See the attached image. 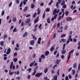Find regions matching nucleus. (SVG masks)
<instances>
[{
  "instance_id": "nucleus-2",
  "label": "nucleus",
  "mask_w": 80,
  "mask_h": 80,
  "mask_svg": "<svg viewBox=\"0 0 80 80\" xmlns=\"http://www.w3.org/2000/svg\"><path fill=\"white\" fill-rule=\"evenodd\" d=\"M59 11H60V9H58L57 11L56 9H55L53 11V15H54L56 14V13H59Z\"/></svg>"
},
{
  "instance_id": "nucleus-20",
  "label": "nucleus",
  "mask_w": 80,
  "mask_h": 80,
  "mask_svg": "<svg viewBox=\"0 0 80 80\" xmlns=\"http://www.w3.org/2000/svg\"><path fill=\"white\" fill-rule=\"evenodd\" d=\"M78 50H79V49H80V41L79 42H78Z\"/></svg>"
},
{
  "instance_id": "nucleus-53",
  "label": "nucleus",
  "mask_w": 80,
  "mask_h": 80,
  "mask_svg": "<svg viewBox=\"0 0 80 80\" xmlns=\"http://www.w3.org/2000/svg\"><path fill=\"white\" fill-rule=\"evenodd\" d=\"M50 42H51L50 40H49V41L48 44V46H49V45H50Z\"/></svg>"
},
{
  "instance_id": "nucleus-51",
  "label": "nucleus",
  "mask_w": 80,
  "mask_h": 80,
  "mask_svg": "<svg viewBox=\"0 0 80 80\" xmlns=\"http://www.w3.org/2000/svg\"><path fill=\"white\" fill-rule=\"evenodd\" d=\"M4 13H5V12L4 11H3L2 12V14H1L2 16H3V15H4Z\"/></svg>"
},
{
  "instance_id": "nucleus-17",
  "label": "nucleus",
  "mask_w": 80,
  "mask_h": 80,
  "mask_svg": "<svg viewBox=\"0 0 80 80\" xmlns=\"http://www.w3.org/2000/svg\"><path fill=\"white\" fill-rule=\"evenodd\" d=\"M41 58H42V59H44V58H45V56L44 54H42L41 56Z\"/></svg>"
},
{
  "instance_id": "nucleus-24",
  "label": "nucleus",
  "mask_w": 80,
  "mask_h": 80,
  "mask_svg": "<svg viewBox=\"0 0 80 80\" xmlns=\"http://www.w3.org/2000/svg\"><path fill=\"white\" fill-rule=\"evenodd\" d=\"M35 7V5L33 4V3H32L31 4V8H34Z\"/></svg>"
},
{
  "instance_id": "nucleus-23",
  "label": "nucleus",
  "mask_w": 80,
  "mask_h": 80,
  "mask_svg": "<svg viewBox=\"0 0 80 80\" xmlns=\"http://www.w3.org/2000/svg\"><path fill=\"white\" fill-rule=\"evenodd\" d=\"M17 32V29L15 27L13 30V32Z\"/></svg>"
},
{
  "instance_id": "nucleus-62",
  "label": "nucleus",
  "mask_w": 80,
  "mask_h": 80,
  "mask_svg": "<svg viewBox=\"0 0 80 80\" xmlns=\"http://www.w3.org/2000/svg\"><path fill=\"white\" fill-rule=\"evenodd\" d=\"M13 55L14 56H17V52H15L13 54Z\"/></svg>"
},
{
  "instance_id": "nucleus-64",
  "label": "nucleus",
  "mask_w": 80,
  "mask_h": 80,
  "mask_svg": "<svg viewBox=\"0 0 80 80\" xmlns=\"http://www.w3.org/2000/svg\"><path fill=\"white\" fill-rule=\"evenodd\" d=\"M40 10H39L38 11L37 14L38 15H39L40 14Z\"/></svg>"
},
{
  "instance_id": "nucleus-1",
  "label": "nucleus",
  "mask_w": 80,
  "mask_h": 80,
  "mask_svg": "<svg viewBox=\"0 0 80 80\" xmlns=\"http://www.w3.org/2000/svg\"><path fill=\"white\" fill-rule=\"evenodd\" d=\"M65 46H66V44L65 43L63 45L62 50L61 51V53L62 54H64L66 53V50H65Z\"/></svg>"
},
{
  "instance_id": "nucleus-12",
  "label": "nucleus",
  "mask_w": 80,
  "mask_h": 80,
  "mask_svg": "<svg viewBox=\"0 0 80 80\" xmlns=\"http://www.w3.org/2000/svg\"><path fill=\"white\" fill-rule=\"evenodd\" d=\"M49 53H50V52L48 51H46L45 53V55L46 56H48V55H49Z\"/></svg>"
},
{
  "instance_id": "nucleus-14",
  "label": "nucleus",
  "mask_w": 80,
  "mask_h": 80,
  "mask_svg": "<svg viewBox=\"0 0 80 80\" xmlns=\"http://www.w3.org/2000/svg\"><path fill=\"white\" fill-rule=\"evenodd\" d=\"M65 0H63L62 2L61 3V6H62L63 5H65Z\"/></svg>"
},
{
  "instance_id": "nucleus-34",
  "label": "nucleus",
  "mask_w": 80,
  "mask_h": 80,
  "mask_svg": "<svg viewBox=\"0 0 80 80\" xmlns=\"http://www.w3.org/2000/svg\"><path fill=\"white\" fill-rule=\"evenodd\" d=\"M37 73V71H34V72H33L32 73V75L33 76V75H35V73Z\"/></svg>"
},
{
  "instance_id": "nucleus-39",
  "label": "nucleus",
  "mask_w": 80,
  "mask_h": 80,
  "mask_svg": "<svg viewBox=\"0 0 80 80\" xmlns=\"http://www.w3.org/2000/svg\"><path fill=\"white\" fill-rule=\"evenodd\" d=\"M45 12H44L42 16L43 18V19L45 18Z\"/></svg>"
},
{
  "instance_id": "nucleus-45",
  "label": "nucleus",
  "mask_w": 80,
  "mask_h": 80,
  "mask_svg": "<svg viewBox=\"0 0 80 80\" xmlns=\"http://www.w3.org/2000/svg\"><path fill=\"white\" fill-rule=\"evenodd\" d=\"M7 52H8L10 53V52H11V49L10 48H8L7 50Z\"/></svg>"
},
{
  "instance_id": "nucleus-15",
  "label": "nucleus",
  "mask_w": 80,
  "mask_h": 80,
  "mask_svg": "<svg viewBox=\"0 0 80 80\" xmlns=\"http://www.w3.org/2000/svg\"><path fill=\"white\" fill-rule=\"evenodd\" d=\"M74 50H71L68 53L69 55H71V54L74 52Z\"/></svg>"
},
{
  "instance_id": "nucleus-40",
  "label": "nucleus",
  "mask_w": 80,
  "mask_h": 80,
  "mask_svg": "<svg viewBox=\"0 0 80 80\" xmlns=\"http://www.w3.org/2000/svg\"><path fill=\"white\" fill-rule=\"evenodd\" d=\"M61 17H62L61 16H59L58 18V21H59V20H60Z\"/></svg>"
},
{
  "instance_id": "nucleus-33",
  "label": "nucleus",
  "mask_w": 80,
  "mask_h": 80,
  "mask_svg": "<svg viewBox=\"0 0 80 80\" xmlns=\"http://www.w3.org/2000/svg\"><path fill=\"white\" fill-rule=\"evenodd\" d=\"M54 48L53 47H52L50 49V50L51 52H52V51H53L54 50Z\"/></svg>"
},
{
  "instance_id": "nucleus-36",
  "label": "nucleus",
  "mask_w": 80,
  "mask_h": 80,
  "mask_svg": "<svg viewBox=\"0 0 80 80\" xmlns=\"http://www.w3.org/2000/svg\"><path fill=\"white\" fill-rule=\"evenodd\" d=\"M0 45L1 46H3L4 44L3 42V41L1 42H0Z\"/></svg>"
},
{
  "instance_id": "nucleus-37",
  "label": "nucleus",
  "mask_w": 80,
  "mask_h": 80,
  "mask_svg": "<svg viewBox=\"0 0 80 80\" xmlns=\"http://www.w3.org/2000/svg\"><path fill=\"white\" fill-rule=\"evenodd\" d=\"M53 3V0H51L50 2L48 4V5H51L52 3Z\"/></svg>"
},
{
  "instance_id": "nucleus-7",
  "label": "nucleus",
  "mask_w": 80,
  "mask_h": 80,
  "mask_svg": "<svg viewBox=\"0 0 80 80\" xmlns=\"http://www.w3.org/2000/svg\"><path fill=\"white\" fill-rule=\"evenodd\" d=\"M42 40V38H38V43L39 45L40 44V42Z\"/></svg>"
},
{
  "instance_id": "nucleus-60",
  "label": "nucleus",
  "mask_w": 80,
  "mask_h": 80,
  "mask_svg": "<svg viewBox=\"0 0 80 80\" xmlns=\"http://www.w3.org/2000/svg\"><path fill=\"white\" fill-rule=\"evenodd\" d=\"M42 24H40L38 27L39 28H40L42 27Z\"/></svg>"
},
{
  "instance_id": "nucleus-35",
  "label": "nucleus",
  "mask_w": 80,
  "mask_h": 80,
  "mask_svg": "<svg viewBox=\"0 0 80 80\" xmlns=\"http://www.w3.org/2000/svg\"><path fill=\"white\" fill-rule=\"evenodd\" d=\"M66 37V34H62L61 36V38H63V37Z\"/></svg>"
},
{
  "instance_id": "nucleus-46",
  "label": "nucleus",
  "mask_w": 80,
  "mask_h": 80,
  "mask_svg": "<svg viewBox=\"0 0 80 80\" xmlns=\"http://www.w3.org/2000/svg\"><path fill=\"white\" fill-rule=\"evenodd\" d=\"M77 40L76 39H75V38L73 39V42H75V43H76V42H77Z\"/></svg>"
},
{
  "instance_id": "nucleus-10",
  "label": "nucleus",
  "mask_w": 80,
  "mask_h": 80,
  "mask_svg": "<svg viewBox=\"0 0 80 80\" xmlns=\"http://www.w3.org/2000/svg\"><path fill=\"white\" fill-rule=\"evenodd\" d=\"M39 19V17H37L36 19L34 20V23H36L37 22H38V19Z\"/></svg>"
},
{
  "instance_id": "nucleus-49",
  "label": "nucleus",
  "mask_w": 80,
  "mask_h": 80,
  "mask_svg": "<svg viewBox=\"0 0 80 80\" xmlns=\"http://www.w3.org/2000/svg\"><path fill=\"white\" fill-rule=\"evenodd\" d=\"M22 4H23V2L22 1L21 2V3L20 4V6H19L20 7H22Z\"/></svg>"
},
{
  "instance_id": "nucleus-9",
  "label": "nucleus",
  "mask_w": 80,
  "mask_h": 80,
  "mask_svg": "<svg viewBox=\"0 0 80 80\" xmlns=\"http://www.w3.org/2000/svg\"><path fill=\"white\" fill-rule=\"evenodd\" d=\"M13 62H12L10 67V69H12V67H13Z\"/></svg>"
},
{
  "instance_id": "nucleus-50",
  "label": "nucleus",
  "mask_w": 80,
  "mask_h": 80,
  "mask_svg": "<svg viewBox=\"0 0 80 80\" xmlns=\"http://www.w3.org/2000/svg\"><path fill=\"white\" fill-rule=\"evenodd\" d=\"M42 59L40 58H39V62H40L41 63L42 62Z\"/></svg>"
},
{
  "instance_id": "nucleus-4",
  "label": "nucleus",
  "mask_w": 80,
  "mask_h": 80,
  "mask_svg": "<svg viewBox=\"0 0 80 80\" xmlns=\"http://www.w3.org/2000/svg\"><path fill=\"white\" fill-rule=\"evenodd\" d=\"M57 14H56L54 16L53 18H52L51 19V21H54V19H55L56 18H57Z\"/></svg>"
},
{
  "instance_id": "nucleus-55",
  "label": "nucleus",
  "mask_w": 80,
  "mask_h": 80,
  "mask_svg": "<svg viewBox=\"0 0 80 80\" xmlns=\"http://www.w3.org/2000/svg\"><path fill=\"white\" fill-rule=\"evenodd\" d=\"M35 57H36V54H34L32 55V58H35Z\"/></svg>"
},
{
  "instance_id": "nucleus-54",
  "label": "nucleus",
  "mask_w": 80,
  "mask_h": 80,
  "mask_svg": "<svg viewBox=\"0 0 80 80\" xmlns=\"http://www.w3.org/2000/svg\"><path fill=\"white\" fill-rule=\"evenodd\" d=\"M71 58V55H70L69 54V55L68 56V59L69 60L70 58Z\"/></svg>"
},
{
  "instance_id": "nucleus-26",
  "label": "nucleus",
  "mask_w": 80,
  "mask_h": 80,
  "mask_svg": "<svg viewBox=\"0 0 80 80\" xmlns=\"http://www.w3.org/2000/svg\"><path fill=\"white\" fill-rule=\"evenodd\" d=\"M6 38H7V35L4 34L3 36V40H5Z\"/></svg>"
},
{
  "instance_id": "nucleus-3",
  "label": "nucleus",
  "mask_w": 80,
  "mask_h": 80,
  "mask_svg": "<svg viewBox=\"0 0 80 80\" xmlns=\"http://www.w3.org/2000/svg\"><path fill=\"white\" fill-rule=\"evenodd\" d=\"M42 75V72L37 73L35 75V77H40Z\"/></svg>"
},
{
  "instance_id": "nucleus-42",
  "label": "nucleus",
  "mask_w": 80,
  "mask_h": 80,
  "mask_svg": "<svg viewBox=\"0 0 80 80\" xmlns=\"http://www.w3.org/2000/svg\"><path fill=\"white\" fill-rule=\"evenodd\" d=\"M31 70H32V68H29L28 69V71L29 72V73H31Z\"/></svg>"
},
{
  "instance_id": "nucleus-21",
  "label": "nucleus",
  "mask_w": 80,
  "mask_h": 80,
  "mask_svg": "<svg viewBox=\"0 0 80 80\" xmlns=\"http://www.w3.org/2000/svg\"><path fill=\"white\" fill-rule=\"evenodd\" d=\"M56 38V33H54L53 35V37L52 38V40H53V39H55Z\"/></svg>"
},
{
  "instance_id": "nucleus-8",
  "label": "nucleus",
  "mask_w": 80,
  "mask_h": 80,
  "mask_svg": "<svg viewBox=\"0 0 80 80\" xmlns=\"http://www.w3.org/2000/svg\"><path fill=\"white\" fill-rule=\"evenodd\" d=\"M34 43H35V41L34 40H31L30 43V45H34Z\"/></svg>"
},
{
  "instance_id": "nucleus-63",
  "label": "nucleus",
  "mask_w": 80,
  "mask_h": 80,
  "mask_svg": "<svg viewBox=\"0 0 80 80\" xmlns=\"http://www.w3.org/2000/svg\"><path fill=\"white\" fill-rule=\"evenodd\" d=\"M27 2H26L25 1H23V5H26Z\"/></svg>"
},
{
  "instance_id": "nucleus-27",
  "label": "nucleus",
  "mask_w": 80,
  "mask_h": 80,
  "mask_svg": "<svg viewBox=\"0 0 80 80\" xmlns=\"http://www.w3.org/2000/svg\"><path fill=\"white\" fill-rule=\"evenodd\" d=\"M16 21H17V18H13L12 19V22H15Z\"/></svg>"
},
{
  "instance_id": "nucleus-30",
  "label": "nucleus",
  "mask_w": 80,
  "mask_h": 80,
  "mask_svg": "<svg viewBox=\"0 0 80 80\" xmlns=\"http://www.w3.org/2000/svg\"><path fill=\"white\" fill-rule=\"evenodd\" d=\"M61 62V59L57 60L56 61L57 64H59V62Z\"/></svg>"
},
{
  "instance_id": "nucleus-28",
  "label": "nucleus",
  "mask_w": 80,
  "mask_h": 80,
  "mask_svg": "<svg viewBox=\"0 0 80 80\" xmlns=\"http://www.w3.org/2000/svg\"><path fill=\"white\" fill-rule=\"evenodd\" d=\"M27 34H28L27 32H24V35H23V37H25V36H26V35H27Z\"/></svg>"
},
{
  "instance_id": "nucleus-57",
  "label": "nucleus",
  "mask_w": 80,
  "mask_h": 80,
  "mask_svg": "<svg viewBox=\"0 0 80 80\" xmlns=\"http://www.w3.org/2000/svg\"><path fill=\"white\" fill-rule=\"evenodd\" d=\"M33 39H34V40H37V38L35 37V36H33Z\"/></svg>"
},
{
  "instance_id": "nucleus-58",
  "label": "nucleus",
  "mask_w": 80,
  "mask_h": 80,
  "mask_svg": "<svg viewBox=\"0 0 80 80\" xmlns=\"http://www.w3.org/2000/svg\"><path fill=\"white\" fill-rule=\"evenodd\" d=\"M72 69V67L70 68L68 70V72H70V71H71V70Z\"/></svg>"
},
{
  "instance_id": "nucleus-32",
  "label": "nucleus",
  "mask_w": 80,
  "mask_h": 80,
  "mask_svg": "<svg viewBox=\"0 0 80 80\" xmlns=\"http://www.w3.org/2000/svg\"><path fill=\"white\" fill-rule=\"evenodd\" d=\"M61 40L62 41L63 43H64V42H66V39H64V38H62L61 39Z\"/></svg>"
},
{
  "instance_id": "nucleus-18",
  "label": "nucleus",
  "mask_w": 80,
  "mask_h": 80,
  "mask_svg": "<svg viewBox=\"0 0 80 80\" xmlns=\"http://www.w3.org/2000/svg\"><path fill=\"white\" fill-rule=\"evenodd\" d=\"M27 9H28V7H26L24 8V10H23V12H26L27 10Z\"/></svg>"
},
{
  "instance_id": "nucleus-47",
  "label": "nucleus",
  "mask_w": 80,
  "mask_h": 80,
  "mask_svg": "<svg viewBox=\"0 0 80 80\" xmlns=\"http://www.w3.org/2000/svg\"><path fill=\"white\" fill-rule=\"evenodd\" d=\"M38 66H36L35 68H34V71H36V70H37V68H38Z\"/></svg>"
},
{
  "instance_id": "nucleus-22",
  "label": "nucleus",
  "mask_w": 80,
  "mask_h": 80,
  "mask_svg": "<svg viewBox=\"0 0 80 80\" xmlns=\"http://www.w3.org/2000/svg\"><path fill=\"white\" fill-rule=\"evenodd\" d=\"M72 75H75V69H72Z\"/></svg>"
},
{
  "instance_id": "nucleus-5",
  "label": "nucleus",
  "mask_w": 80,
  "mask_h": 80,
  "mask_svg": "<svg viewBox=\"0 0 80 80\" xmlns=\"http://www.w3.org/2000/svg\"><path fill=\"white\" fill-rule=\"evenodd\" d=\"M30 21H31L30 19V18H28L26 19V23H29L30 22Z\"/></svg>"
},
{
  "instance_id": "nucleus-6",
  "label": "nucleus",
  "mask_w": 80,
  "mask_h": 80,
  "mask_svg": "<svg viewBox=\"0 0 80 80\" xmlns=\"http://www.w3.org/2000/svg\"><path fill=\"white\" fill-rule=\"evenodd\" d=\"M72 20V18L71 17H68L66 18V20L68 22Z\"/></svg>"
},
{
  "instance_id": "nucleus-13",
  "label": "nucleus",
  "mask_w": 80,
  "mask_h": 80,
  "mask_svg": "<svg viewBox=\"0 0 80 80\" xmlns=\"http://www.w3.org/2000/svg\"><path fill=\"white\" fill-rule=\"evenodd\" d=\"M58 78V77L57 76V75L54 76L53 77V78L54 79H53V80H57L58 79L57 78Z\"/></svg>"
},
{
  "instance_id": "nucleus-44",
  "label": "nucleus",
  "mask_w": 80,
  "mask_h": 80,
  "mask_svg": "<svg viewBox=\"0 0 80 80\" xmlns=\"http://www.w3.org/2000/svg\"><path fill=\"white\" fill-rule=\"evenodd\" d=\"M13 61L14 62H17V58H14L13 59Z\"/></svg>"
},
{
  "instance_id": "nucleus-56",
  "label": "nucleus",
  "mask_w": 80,
  "mask_h": 80,
  "mask_svg": "<svg viewBox=\"0 0 80 80\" xmlns=\"http://www.w3.org/2000/svg\"><path fill=\"white\" fill-rule=\"evenodd\" d=\"M31 16V15L30 14L27 15L26 16V17L27 18H28V17H30Z\"/></svg>"
},
{
  "instance_id": "nucleus-59",
  "label": "nucleus",
  "mask_w": 80,
  "mask_h": 80,
  "mask_svg": "<svg viewBox=\"0 0 80 80\" xmlns=\"http://www.w3.org/2000/svg\"><path fill=\"white\" fill-rule=\"evenodd\" d=\"M68 77L69 79H71L72 78V75H68Z\"/></svg>"
},
{
  "instance_id": "nucleus-43",
  "label": "nucleus",
  "mask_w": 80,
  "mask_h": 80,
  "mask_svg": "<svg viewBox=\"0 0 80 80\" xmlns=\"http://www.w3.org/2000/svg\"><path fill=\"white\" fill-rule=\"evenodd\" d=\"M65 80H69L68 79V76H67L65 78Z\"/></svg>"
},
{
  "instance_id": "nucleus-38",
  "label": "nucleus",
  "mask_w": 80,
  "mask_h": 80,
  "mask_svg": "<svg viewBox=\"0 0 80 80\" xmlns=\"http://www.w3.org/2000/svg\"><path fill=\"white\" fill-rule=\"evenodd\" d=\"M36 15H37V13L35 12L33 15V18H35L36 17Z\"/></svg>"
},
{
  "instance_id": "nucleus-11",
  "label": "nucleus",
  "mask_w": 80,
  "mask_h": 80,
  "mask_svg": "<svg viewBox=\"0 0 80 80\" xmlns=\"http://www.w3.org/2000/svg\"><path fill=\"white\" fill-rule=\"evenodd\" d=\"M47 22L48 23H51V20H50V18H48L47 19Z\"/></svg>"
},
{
  "instance_id": "nucleus-31",
  "label": "nucleus",
  "mask_w": 80,
  "mask_h": 80,
  "mask_svg": "<svg viewBox=\"0 0 80 80\" xmlns=\"http://www.w3.org/2000/svg\"><path fill=\"white\" fill-rule=\"evenodd\" d=\"M56 74H58V76L60 75V69H59L58 70L57 72L56 73Z\"/></svg>"
},
{
  "instance_id": "nucleus-48",
  "label": "nucleus",
  "mask_w": 80,
  "mask_h": 80,
  "mask_svg": "<svg viewBox=\"0 0 80 80\" xmlns=\"http://www.w3.org/2000/svg\"><path fill=\"white\" fill-rule=\"evenodd\" d=\"M70 43V40L68 39V40H67V42H66V45H68V43Z\"/></svg>"
},
{
  "instance_id": "nucleus-29",
  "label": "nucleus",
  "mask_w": 80,
  "mask_h": 80,
  "mask_svg": "<svg viewBox=\"0 0 80 80\" xmlns=\"http://www.w3.org/2000/svg\"><path fill=\"white\" fill-rule=\"evenodd\" d=\"M9 75H12L13 74H14V72H10V70L9 71Z\"/></svg>"
},
{
  "instance_id": "nucleus-41",
  "label": "nucleus",
  "mask_w": 80,
  "mask_h": 80,
  "mask_svg": "<svg viewBox=\"0 0 80 80\" xmlns=\"http://www.w3.org/2000/svg\"><path fill=\"white\" fill-rule=\"evenodd\" d=\"M46 12H50V8H46Z\"/></svg>"
},
{
  "instance_id": "nucleus-25",
  "label": "nucleus",
  "mask_w": 80,
  "mask_h": 80,
  "mask_svg": "<svg viewBox=\"0 0 80 80\" xmlns=\"http://www.w3.org/2000/svg\"><path fill=\"white\" fill-rule=\"evenodd\" d=\"M68 13H69V12H68V11H66L65 12L66 16H68Z\"/></svg>"
},
{
  "instance_id": "nucleus-52",
  "label": "nucleus",
  "mask_w": 80,
  "mask_h": 80,
  "mask_svg": "<svg viewBox=\"0 0 80 80\" xmlns=\"http://www.w3.org/2000/svg\"><path fill=\"white\" fill-rule=\"evenodd\" d=\"M12 2H11L9 4V7H10L11 6H12Z\"/></svg>"
},
{
  "instance_id": "nucleus-16",
  "label": "nucleus",
  "mask_w": 80,
  "mask_h": 80,
  "mask_svg": "<svg viewBox=\"0 0 80 80\" xmlns=\"http://www.w3.org/2000/svg\"><path fill=\"white\" fill-rule=\"evenodd\" d=\"M73 68L74 69H75L77 68V63H75L73 65Z\"/></svg>"
},
{
  "instance_id": "nucleus-61",
  "label": "nucleus",
  "mask_w": 80,
  "mask_h": 80,
  "mask_svg": "<svg viewBox=\"0 0 80 80\" xmlns=\"http://www.w3.org/2000/svg\"><path fill=\"white\" fill-rule=\"evenodd\" d=\"M57 52H58V51H54V55H56V54H57Z\"/></svg>"
},
{
  "instance_id": "nucleus-19",
  "label": "nucleus",
  "mask_w": 80,
  "mask_h": 80,
  "mask_svg": "<svg viewBox=\"0 0 80 80\" xmlns=\"http://www.w3.org/2000/svg\"><path fill=\"white\" fill-rule=\"evenodd\" d=\"M48 68H46L44 69V72L45 73H47V72H48Z\"/></svg>"
}]
</instances>
